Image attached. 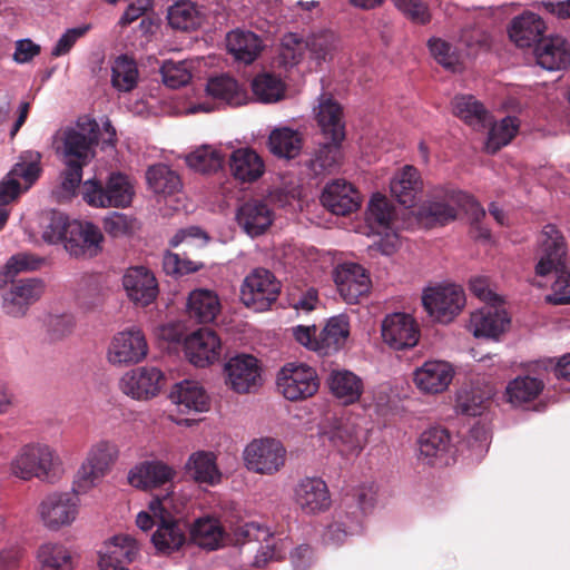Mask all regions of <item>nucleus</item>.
Wrapping results in <instances>:
<instances>
[{
    "mask_svg": "<svg viewBox=\"0 0 570 570\" xmlns=\"http://www.w3.org/2000/svg\"><path fill=\"white\" fill-rule=\"evenodd\" d=\"M459 212H463L471 226L476 230L475 237L489 239L490 230L481 225L485 217V210L480 203L468 193L435 188L432 198L419 208V219L425 225H445L458 217Z\"/></svg>",
    "mask_w": 570,
    "mask_h": 570,
    "instance_id": "1",
    "label": "nucleus"
},
{
    "mask_svg": "<svg viewBox=\"0 0 570 570\" xmlns=\"http://www.w3.org/2000/svg\"><path fill=\"white\" fill-rule=\"evenodd\" d=\"M540 248L535 274L539 276H547L552 272L556 274L546 302L552 305L570 304V272L566 266L567 245L564 237L554 225L548 224L543 227Z\"/></svg>",
    "mask_w": 570,
    "mask_h": 570,
    "instance_id": "2",
    "label": "nucleus"
},
{
    "mask_svg": "<svg viewBox=\"0 0 570 570\" xmlns=\"http://www.w3.org/2000/svg\"><path fill=\"white\" fill-rule=\"evenodd\" d=\"M9 472L21 481L37 479L53 484L62 478L65 469L59 453L52 445L32 441L19 448L9 463Z\"/></svg>",
    "mask_w": 570,
    "mask_h": 570,
    "instance_id": "3",
    "label": "nucleus"
},
{
    "mask_svg": "<svg viewBox=\"0 0 570 570\" xmlns=\"http://www.w3.org/2000/svg\"><path fill=\"white\" fill-rule=\"evenodd\" d=\"M149 510L157 518V529L151 537L157 552L170 554L179 550L186 541V534L185 527L175 518L180 507L176 503L174 492L153 498Z\"/></svg>",
    "mask_w": 570,
    "mask_h": 570,
    "instance_id": "4",
    "label": "nucleus"
},
{
    "mask_svg": "<svg viewBox=\"0 0 570 570\" xmlns=\"http://www.w3.org/2000/svg\"><path fill=\"white\" fill-rule=\"evenodd\" d=\"M82 188L83 200L96 208H126L131 204L135 195L131 179L119 171L109 174L105 183L88 179Z\"/></svg>",
    "mask_w": 570,
    "mask_h": 570,
    "instance_id": "5",
    "label": "nucleus"
},
{
    "mask_svg": "<svg viewBox=\"0 0 570 570\" xmlns=\"http://www.w3.org/2000/svg\"><path fill=\"white\" fill-rule=\"evenodd\" d=\"M119 456L117 444L109 440L95 442L79 466L72 483V490L85 494L95 488L107 475Z\"/></svg>",
    "mask_w": 570,
    "mask_h": 570,
    "instance_id": "6",
    "label": "nucleus"
},
{
    "mask_svg": "<svg viewBox=\"0 0 570 570\" xmlns=\"http://www.w3.org/2000/svg\"><path fill=\"white\" fill-rule=\"evenodd\" d=\"M98 130V124L90 119L79 120L75 126L61 129L56 135L57 153L65 159L89 164L95 156Z\"/></svg>",
    "mask_w": 570,
    "mask_h": 570,
    "instance_id": "7",
    "label": "nucleus"
},
{
    "mask_svg": "<svg viewBox=\"0 0 570 570\" xmlns=\"http://www.w3.org/2000/svg\"><path fill=\"white\" fill-rule=\"evenodd\" d=\"M278 392L288 401H303L315 395L320 389L316 370L302 362H288L276 376Z\"/></svg>",
    "mask_w": 570,
    "mask_h": 570,
    "instance_id": "8",
    "label": "nucleus"
},
{
    "mask_svg": "<svg viewBox=\"0 0 570 570\" xmlns=\"http://www.w3.org/2000/svg\"><path fill=\"white\" fill-rule=\"evenodd\" d=\"M281 293V283L266 268H255L245 276L239 291L242 303L256 312H263L276 302Z\"/></svg>",
    "mask_w": 570,
    "mask_h": 570,
    "instance_id": "9",
    "label": "nucleus"
},
{
    "mask_svg": "<svg viewBox=\"0 0 570 570\" xmlns=\"http://www.w3.org/2000/svg\"><path fill=\"white\" fill-rule=\"evenodd\" d=\"M233 533L237 543L264 542L253 560V566L257 568L265 567L268 561L284 558L289 546L287 539H279L277 541L268 528L257 522L239 523L234 528Z\"/></svg>",
    "mask_w": 570,
    "mask_h": 570,
    "instance_id": "10",
    "label": "nucleus"
},
{
    "mask_svg": "<svg viewBox=\"0 0 570 570\" xmlns=\"http://www.w3.org/2000/svg\"><path fill=\"white\" fill-rule=\"evenodd\" d=\"M422 303L431 317L440 323H449L464 307L465 294L460 285L439 284L423 291Z\"/></svg>",
    "mask_w": 570,
    "mask_h": 570,
    "instance_id": "11",
    "label": "nucleus"
},
{
    "mask_svg": "<svg viewBox=\"0 0 570 570\" xmlns=\"http://www.w3.org/2000/svg\"><path fill=\"white\" fill-rule=\"evenodd\" d=\"M225 383L237 394L254 393L263 385V367L257 357L240 353L224 365Z\"/></svg>",
    "mask_w": 570,
    "mask_h": 570,
    "instance_id": "12",
    "label": "nucleus"
},
{
    "mask_svg": "<svg viewBox=\"0 0 570 570\" xmlns=\"http://www.w3.org/2000/svg\"><path fill=\"white\" fill-rule=\"evenodd\" d=\"M286 450L281 441L263 438L255 439L243 452L245 466L255 473L272 475L285 464Z\"/></svg>",
    "mask_w": 570,
    "mask_h": 570,
    "instance_id": "13",
    "label": "nucleus"
},
{
    "mask_svg": "<svg viewBox=\"0 0 570 570\" xmlns=\"http://www.w3.org/2000/svg\"><path fill=\"white\" fill-rule=\"evenodd\" d=\"M72 492H52L41 500L38 513L46 528L57 531L76 521L80 500L79 494L73 490Z\"/></svg>",
    "mask_w": 570,
    "mask_h": 570,
    "instance_id": "14",
    "label": "nucleus"
},
{
    "mask_svg": "<svg viewBox=\"0 0 570 570\" xmlns=\"http://www.w3.org/2000/svg\"><path fill=\"white\" fill-rule=\"evenodd\" d=\"M292 500L297 511L304 515H317L332 505L327 483L321 476L301 478L293 487Z\"/></svg>",
    "mask_w": 570,
    "mask_h": 570,
    "instance_id": "15",
    "label": "nucleus"
},
{
    "mask_svg": "<svg viewBox=\"0 0 570 570\" xmlns=\"http://www.w3.org/2000/svg\"><path fill=\"white\" fill-rule=\"evenodd\" d=\"M164 382L160 368L145 365L127 371L119 380V390L132 400L147 401L159 394Z\"/></svg>",
    "mask_w": 570,
    "mask_h": 570,
    "instance_id": "16",
    "label": "nucleus"
},
{
    "mask_svg": "<svg viewBox=\"0 0 570 570\" xmlns=\"http://www.w3.org/2000/svg\"><path fill=\"white\" fill-rule=\"evenodd\" d=\"M148 353V344L142 331L131 326L114 335L107 351L112 365H128L141 362Z\"/></svg>",
    "mask_w": 570,
    "mask_h": 570,
    "instance_id": "17",
    "label": "nucleus"
},
{
    "mask_svg": "<svg viewBox=\"0 0 570 570\" xmlns=\"http://www.w3.org/2000/svg\"><path fill=\"white\" fill-rule=\"evenodd\" d=\"M419 460L432 466L449 465L455 455L450 432L441 426L424 430L419 439Z\"/></svg>",
    "mask_w": 570,
    "mask_h": 570,
    "instance_id": "18",
    "label": "nucleus"
},
{
    "mask_svg": "<svg viewBox=\"0 0 570 570\" xmlns=\"http://www.w3.org/2000/svg\"><path fill=\"white\" fill-rule=\"evenodd\" d=\"M383 342L392 350L403 351L414 347L420 340V326L407 313H392L384 317L381 325Z\"/></svg>",
    "mask_w": 570,
    "mask_h": 570,
    "instance_id": "19",
    "label": "nucleus"
},
{
    "mask_svg": "<svg viewBox=\"0 0 570 570\" xmlns=\"http://www.w3.org/2000/svg\"><path fill=\"white\" fill-rule=\"evenodd\" d=\"M138 541L129 534H116L104 542L99 550L100 570H127L139 556Z\"/></svg>",
    "mask_w": 570,
    "mask_h": 570,
    "instance_id": "20",
    "label": "nucleus"
},
{
    "mask_svg": "<svg viewBox=\"0 0 570 570\" xmlns=\"http://www.w3.org/2000/svg\"><path fill=\"white\" fill-rule=\"evenodd\" d=\"M184 353L194 366L206 367L219 360L222 341L214 331L200 328L185 337Z\"/></svg>",
    "mask_w": 570,
    "mask_h": 570,
    "instance_id": "21",
    "label": "nucleus"
},
{
    "mask_svg": "<svg viewBox=\"0 0 570 570\" xmlns=\"http://www.w3.org/2000/svg\"><path fill=\"white\" fill-rule=\"evenodd\" d=\"M333 279L342 298L348 304H355L371 288L367 271L356 263H343L333 271Z\"/></svg>",
    "mask_w": 570,
    "mask_h": 570,
    "instance_id": "22",
    "label": "nucleus"
},
{
    "mask_svg": "<svg viewBox=\"0 0 570 570\" xmlns=\"http://www.w3.org/2000/svg\"><path fill=\"white\" fill-rule=\"evenodd\" d=\"M104 236L90 222L72 220L65 243L66 250L73 257L91 258L101 250Z\"/></svg>",
    "mask_w": 570,
    "mask_h": 570,
    "instance_id": "23",
    "label": "nucleus"
},
{
    "mask_svg": "<svg viewBox=\"0 0 570 570\" xmlns=\"http://www.w3.org/2000/svg\"><path fill=\"white\" fill-rule=\"evenodd\" d=\"M454 376V370L449 362L440 360L425 361L413 372V382L424 394L444 392Z\"/></svg>",
    "mask_w": 570,
    "mask_h": 570,
    "instance_id": "24",
    "label": "nucleus"
},
{
    "mask_svg": "<svg viewBox=\"0 0 570 570\" xmlns=\"http://www.w3.org/2000/svg\"><path fill=\"white\" fill-rule=\"evenodd\" d=\"M45 291V284L39 278H28L17 282L3 296L2 307L11 317H22L30 305L36 303Z\"/></svg>",
    "mask_w": 570,
    "mask_h": 570,
    "instance_id": "25",
    "label": "nucleus"
},
{
    "mask_svg": "<svg viewBox=\"0 0 570 570\" xmlns=\"http://www.w3.org/2000/svg\"><path fill=\"white\" fill-rule=\"evenodd\" d=\"M366 219L376 234L386 238L389 245H396L399 225L395 207L385 196L373 195L368 203Z\"/></svg>",
    "mask_w": 570,
    "mask_h": 570,
    "instance_id": "26",
    "label": "nucleus"
},
{
    "mask_svg": "<svg viewBox=\"0 0 570 570\" xmlns=\"http://www.w3.org/2000/svg\"><path fill=\"white\" fill-rule=\"evenodd\" d=\"M122 285L128 298L136 305L147 306L158 295V284L155 275L144 266L127 269L122 277Z\"/></svg>",
    "mask_w": 570,
    "mask_h": 570,
    "instance_id": "27",
    "label": "nucleus"
},
{
    "mask_svg": "<svg viewBox=\"0 0 570 570\" xmlns=\"http://www.w3.org/2000/svg\"><path fill=\"white\" fill-rule=\"evenodd\" d=\"M175 476L176 471L173 466L160 460H151L131 468L128 482L137 489L151 490L171 483Z\"/></svg>",
    "mask_w": 570,
    "mask_h": 570,
    "instance_id": "28",
    "label": "nucleus"
},
{
    "mask_svg": "<svg viewBox=\"0 0 570 570\" xmlns=\"http://www.w3.org/2000/svg\"><path fill=\"white\" fill-rule=\"evenodd\" d=\"M236 220L248 236L256 237L268 229L274 220V214L266 202L250 199L238 207Z\"/></svg>",
    "mask_w": 570,
    "mask_h": 570,
    "instance_id": "29",
    "label": "nucleus"
},
{
    "mask_svg": "<svg viewBox=\"0 0 570 570\" xmlns=\"http://www.w3.org/2000/svg\"><path fill=\"white\" fill-rule=\"evenodd\" d=\"M510 317L495 305L485 306L471 314L470 330L475 337L499 340L508 330Z\"/></svg>",
    "mask_w": 570,
    "mask_h": 570,
    "instance_id": "30",
    "label": "nucleus"
},
{
    "mask_svg": "<svg viewBox=\"0 0 570 570\" xmlns=\"http://www.w3.org/2000/svg\"><path fill=\"white\" fill-rule=\"evenodd\" d=\"M391 195L404 207H414L423 191L420 171L412 165L397 170L390 181Z\"/></svg>",
    "mask_w": 570,
    "mask_h": 570,
    "instance_id": "31",
    "label": "nucleus"
},
{
    "mask_svg": "<svg viewBox=\"0 0 570 570\" xmlns=\"http://www.w3.org/2000/svg\"><path fill=\"white\" fill-rule=\"evenodd\" d=\"M321 200L331 213L341 216L356 210L361 204L357 190L351 184L341 179L325 186Z\"/></svg>",
    "mask_w": 570,
    "mask_h": 570,
    "instance_id": "32",
    "label": "nucleus"
},
{
    "mask_svg": "<svg viewBox=\"0 0 570 570\" xmlns=\"http://www.w3.org/2000/svg\"><path fill=\"white\" fill-rule=\"evenodd\" d=\"M169 397L181 413H202L209 409V397L196 381L184 380L176 383Z\"/></svg>",
    "mask_w": 570,
    "mask_h": 570,
    "instance_id": "33",
    "label": "nucleus"
},
{
    "mask_svg": "<svg viewBox=\"0 0 570 570\" xmlns=\"http://www.w3.org/2000/svg\"><path fill=\"white\" fill-rule=\"evenodd\" d=\"M324 436L344 456L357 455L364 448L363 430L348 420H340Z\"/></svg>",
    "mask_w": 570,
    "mask_h": 570,
    "instance_id": "34",
    "label": "nucleus"
},
{
    "mask_svg": "<svg viewBox=\"0 0 570 570\" xmlns=\"http://www.w3.org/2000/svg\"><path fill=\"white\" fill-rule=\"evenodd\" d=\"M330 392L344 405L360 401L364 392V382L354 372L346 368L332 370L327 377Z\"/></svg>",
    "mask_w": 570,
    "mask_h": 570,
    "instance_id": "35",
    "label": "nucleus"
},
{
    "mask_svg": "<svg viewBox=\"0 0 570 570\" xmlns=\"http://www.w3.org/2000/svg\"><path fill=\"white\" fill-rule=\"evenodd\" d=\"M534 55L538 65L550 71L561 70L570 65V47L560 36H551L540 41Z\"/></svg>",
    "mask_w": 570,
    "mask_h": 570,
    "instance_id": "36",
    "label": "nucleus"
},
{
    "mask_svg": "<svg viewBox=\"0 0 570 570\" xmlns=\"http://www.w3.org/2000/svg\"><path fill=\"white\" fill-rule=\"evenodd\" d=\"M316 120L326 138L342 142L345 138V122L342 106L331 97H323L318 104Z\"/></svg>",
    "mask_w": 570,
    "mask_h": 570,
    "instance_id": "37",
    "label": "nucleus"
},
{
    "mask_svg": "<svg viewBox=\"0 0 570 570\" xmlns=\"http://www.w3.org/2000/svg\"><path fill=\"white\" fill-rule=\"evenodd\" d=\"M376 494L377 487L374 482H364L350 489L342 501L344 512H348V518L362 525L364 515L375 505Z\"/></svg>",
    "mask_w": 570,
    "mask_h": 570,
    "instance_id": "38",
    "label": "nucleus"
},
{
    "mask_svg": "<svg viewBox=\"0 0 570 570\" xmlns=\"http://www.w3.org/2000/svg\"><path fill=\"white\" fill-rule=\"evenodd\" d=\"M233 176L243 183H253L265 173L263 158L250 148H239L233 151L229 158Z\"/></svg>",
    "mask_w": 570,
    "mask_h": 570,
    "instance_id": "39",
    "label": "nucleus"
},
{
    "mask_svg": "<svg viewBox=\"0 0 570 570\" xmlns=\"http://www.w3.org/2000/svg\"><path fill=\"white\" fill-rule=\"evenodd\" d=\"M185 469L198 483L214 487L222 481V472L217 465V458L210 451H197L190 454Z\"/></svg>",
    "mask_w": 570,
    "mask_h": 570,
    "instance_id": "40",
    "label": "nucleus"
},
{
    "mask_svg": "<svg viewBox=\"0 0 570 570\" xmlns=\"http://www.w3.org/2000/svg\"><path fill=\"white\" fill-rule=\"evenodd\" d=\"M544 30V21L539 14L524 12L512 20L509 37L518 47H530L540 39Z\"/></svg>",
    "mask_w": 570,
    "mask_h": 570,
    "instance_id": "41",
    "label": "nucleus"
},
{
    "mask_svg": "<svg viewBox=\"0 0 570 570\" xmlns=\"http://www.w3.org/2000/svg\"><path fill=\"white\" fill-rule=\"evenodd\" d=\"M350 336V321L344 314L331 317L320 332L318 354L330 355L338 352Z\"/></svg>",
    "mask_w": 570,
    "mask_h": 570,
    "instance_id": "42",
    "label": "nucleus"
},
{
    "mask_svg": "<svg viewBox=\"0 0 570 570\" xmlns=\"http://www.w3.org/2000/svg\"><path fill=\"white\" fill-rule=\"evenodd\" d=\"M544 382L540 377L519 375L511 380L505 387V400L518 407L534 401L543 391Z\"/></svg>",
    "mask_w": 570,
    "mask_h": 570,
    "instance_id": "43",
    "label": "nucleus"
},
{
    "mask_svg": "<svg viewBox=\"0 0 570 570\" xmlns=\"http://www.w3.org/2000/svg\"><path fill=\"white\" fill-rule=\"evenodd\" d=\"M187 312L199 323L213 322L220 312L218 295L206 288L194 289L188 296Z\"/></svg>",
    "mask_w": 570,
    "mask_h": 570,
    "instance_id": "44",
    "label": "nucleus"
},
{
    "mask_svg": "<svg viewBox=\"0 0 570 570\" xmlns=\"http://www.w3.org/2000/svg\"><path fill=\"white\" fill-rule=\"evenodd\" d=\"M226 46L236 60L253 62L262 50V40L248 30H233L227 33Z\"/></svg>",
    "mask_w": 570,
    "mask_h": 570,
    "instance_id": "45",
    "label": "nucleus"
},
{
    "mask_svg": "<svg viewBox=\"0 0 570 570\" xmlns=\"http://www.w3.org/2000/svg\"><path fill=\"white\" fill-rule=\"evenodd\" d=\"M146 179L149 189L164 197L174 196L183 189L179 175L165 164L150 166L146 171Z\"/></svg>",
    "mask_w": 570,
    "mask_h": 570,
    "instance_id": "46",
    "label": "nucleus"
},
{
    "mask_svg": "<svg viewBox=\"0 0 570 570\" xmlns=\"http://www.w3.org/2000/svg\"><path fill=\"white\" fill-rule=\"evenodd\" d=\"M206 91L213 98L230 106H242L248 101L246 89L227 75L210 78L207 82Z\"/></svg>",
    "mask_w": 570,
    "mask_h": 570,
    "instance_id": "47",
    "label": "nucleus"
},
{
    "mask_svg": "<svg viewBox=\"0 0 570 570\" xmlns=\"http://www.w3.org/2000/svg\"><path fill=\"white\" fill-rule=\"evenodd\" d=\"M302 146V135L289 127L275 128L268 137L271 153L281 158L293 159L297 157Z\"/></svg>",
    "mask_w": 570,
    "mask_h": 570,
    "instance_id": "48",
    "label": "nucleus"
},
{
    "mask_svg": "<svg viewBox=\"0 0 570 570\" xmlns=\"http://www.w3.org/2000/svg\"><path fill=\"white\" fill-rule=\"evenodd\" d=\"M205 13L194 2L183 0L174 3L168 9V23L177 30L188 31L200 27Z\"/></svg>",
    "mask_w": 570,
    "mask_h": 570,
    "instance_id": "49",
    "label": "nucleus"
},
{
    "mask_svg": "<svg viewBox=\"0 0 570 570\" xmlns=\"http://www.w3.org/2000/svg\"><path fill=\"white\" fill-rule=\"evenodd\" d=\"M190 534L193 541L200 548L216 550L222 546L224 529L217 519L204 517L195 521Z\"/></svg>",
    "mask_w": 570,
    "mask_h": 570,
    "instance_id": "50",
    "label": "nucleus"
},
{
    "mask_svg": "<svg viewBox=\"0 0 570 570\" xmlns=\"http://www.w3.org/2000/svg\"><path fill=\"white\" fill-rule=\"evenodd\" d=\"M453 110L455 116L475 130H481L490 124V115L482 104L472 96H459L453 100Z\"/></svg>",
    "mask_w": 570,
    "mask_h": 570,
    "instance_id": "51",
    "label": "nucleus"
},
{
    "mask_svg": "<svg viewBox=\"0 0 570 570\" xmlns=\"http://www.w3.org/2000/svg\"><path fill=\"white\" fill-rule=\"evenodd\" d=\"M252 91L257 101L274 104L285 97L286 86L281 77L263 72L252 80Z\"/></svg>",
    "mask_w": 570,
    "mask_h": 570,
    "instance_id": "52",
    "label": "nucleus"
},
{
    "mask_svg": "<svg viewBox=\"0 0 570 570\" xmlns=\"http://www.w3.org/2000/svg\"><path fill=\"white\" fill-rule=\"evenodd\" d=\"M361 530L360 522L350 519L348 512H341L337 514V519L324 529L322 542L327 547L338 548L350 535L357 534Z\"/></svg>",
    "mask_w": 570,
    "mask_h": 570,
    "instance_id": "53",
    "label": "nucleus"
},
{
    "mask_svg": "<svg viewBox=\"0 0 570 570\" xmlns=\"http://www.w3.org/2000/svg\"><path fill=\"white\" fill-rule=\"evenodd\" d=\"M37 558L40 570H72L71 553L61 543H43L38 550Z\"/></svg>",
    "mask_w": 570,
    "mask_h": 570,
    "instance_id": "54",
    "label": "nucleus"
},
{
    "mask_svg": "<svg viewBox=\"0 0 570 570\" xmlns=\"http://www.w3.org/2000/svg\"><path fill=\"white\" fill-rule=\"evenodd\" d=\"M520 128V121L517 117L507 116L498 122H494L488 134L485 149L490 154H495L502 147L509 145Z\"/></svg>",
    "mask_w": 570,
    "mask_h": 570,
    "instance_id": "55",
    "label": "nucleus"
},
{
    "mask_svg": "<svg viewBox=\"0 0 570 570\" xmlns=\"http://www.w3.org/2000/svg\"><path fill=\"white\" fill-rule=\"evenodd\" d=\"M138 68L135 60L127 56L117 57L111 65V85L121 92H128L137 86Z\"/></svg>",
    "mask_w": 570,
    "mask_h": 570,
    "instance_id": "56",
    "label": "nucleus"
},
{
    "mask_svg": "<svg viewBox=\"0 0 570 570\" xmlns=\"http://www.w3.org/2000/svg\"><path fill=\"white\" fill-rule=\"evenodd\" d=\"M186 163L195 171L210 174L222 168L224 156L213 146L204 145L188 154Z\"/></svg>",
    "mask_w": 570,
    "mask_h": 570,
    "instance_id": "57",
    "label": "nucleus"
},
{
    "mask_svg": "<svg viewBox=\"0 0 570 570\" xmlns=\"http://www.w3.org/2000/svg\"><path fill=\"white\" fill-rule=\"evenodd\" d=\"M307 55V41L301 35L288 32L283 36L279 58L285 67H293L301 63Z\"/></svg>",
    "mask_w": 570,
    "mask_h": 570,
    "instance_id": "58",
    "label": "nucleus"
},
{
    "mask_svg": "<svg viewBox=\"0 0 570 570\" xmlns=\"http://www.w3.org/2000/svg\"><path fill=\"white\" fill-rule=\"evenodd\" d=\"M308 57L317 65L325 61L336 48L337 38L330 30L311 33L307 38Z\"/></svg>",
    "mask_w": 570,
    "mask_h": 570,
    "instance_id": "59",
    "label": "nucleus"
},
{
    "mask_svg": "<svg viewBox=\"0 0 570 570\" xmlns=\"http://www.w3.org/2000/svg\"><path fill=\"white\" fill-rule=\"evenodd\" d=\"M428 47L431 56L443 68L456 72L461 70L462 62L455 48L448 41L433 37L429 40Z\"/></svg>",
    "mask_w": 570,
    "mask_h": 570,
    "instance_id": "60",
    "label": "nucleus"
},
{
    "mask_svg": "<svg viewBox=\"0 0 570 570\" xmlns=\"http://www.w3.org/2000/svg\"><path fill=\"white\" fill-rule=\"evenodd\" d=\"M45 262V258L30 253H19L11 256L4 266L3 275H0V287L8 281V278H13L19 273L32 272L41 268Z\"/></svg>",
    "mask_w": 570,
    "mask_h": 570,
    "instance_id": "61",
    "label": "nucleus"
},
{
    "mask_svg": "<svg viewBox=\"0 0 570 570\" xmlns=\"http://www.w3.org/2000/svg\"><path fill=\"white\" fill-rule=\"evenodd\" d=\"M341 144L331 140V142L320 146L314 158L311 160L312 169L315 173H331L335 170L342 160Z\"/></svg>",
    "mask_w": 570,
    "mask_h": 570,
    "instance_id": "62",
    "label": "nucleus"
},
{
    "mask_svg": "<svg viewBox=\"0 0 570 570\" xmlns=\"http://www.w3.org/2000/svg\"><path fill=\"white\" fill-rule=\"evenodd\" d=\"M164 83L173 89L187 85L191 79V62L166 60L160 68Z\"/></svg>",
    "mask_w": 570,
    "mask_h": 570,
    "instance_id": "63",
    "label": "nucleus"
},
{
    "mask_svg": "<svg viewBox=\"0 0 570 570\" xmlns=\"http://www.w3.org/2000/svg\"><path fill=\"white\" fill-rule=\"evenodd\" d=\"M21 161L17 163L9 173L13 178H22L29 188L40 175L41 155L38 151H26L21 155Z\"/></svg>",
    "mask_w": 570,
    "mask_h": 570,
    "instance_id": "64",
    "label": "nucleus"
}]
</instances>
